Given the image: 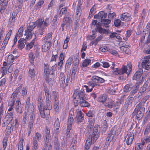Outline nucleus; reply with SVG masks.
I'll use <instances>...</instances> for the list:
<instances>
[{"label":"nucleus","instance_id":"obj_44","mask_svg":"<svg viewBox=\"0 0 150 150\" xmlns=\"http://www.w3.org/2000/svg\"><path fill=\"white\" fill-rule=\"evenodd\" d=\"M42 97L40 96L39 97V100L38 101V107L39 109V108H41L42 107H43V104L42 103Z\"/></svg>","mask_w":150,"mask_h":150},{"label":"nucleus","instance_id":"obj_8","mask_svg":"<svg viewBox=\"0 0 150 150\" xmlns=\"http://www.w3.org/2000/svg\"><path fill=\"white\" fill-rule=\"evenodd\" d=\"M116 129L115 128H112L108 134L107 138L113 142L116 140L118 134L116 133Z\"/></svg>","mask_w":150,"mask_h":150},{"label":"nucleus","instance_id":"obj_27","mask_svg":"<svg viewBox=\"0 0 150 150\" xmlns=\"http://www.w3.org/2000/svg\"><path fill=\"white\" fill-rule=\"evenodd\" d=\"M55 137L54 139V148L56 150H58L59 148V144L58 141V137L57 136L54 135Z\"/></svg>","mask_w":150,"mask_h":150},{"label":"nucleus","instance_id":"obj_21","mask_svg":"<svg viewBox=\"0 0 150 150\" xmlns=\"http://www.w3.org/2000/svg\"><path fill=\"white\" fill-rule=\"evenodd\" d=\"M45 44L42 45V50L44 52H46L50 49L51 45V42L49 41V42H44Z\"/></svg>","mask_w":150,"mask_h":150},{"label":"nucleus","instance_id":"obj_16","mask_svg":"<svg viewBox=\"0 0 150 150\" xmlns=\"http://www.w3.org/2000/svg\"><path fill=\"white\" fill-rule=\"evenodd\" d=\"M16 16V14L15 13H13L12 16L9 19L8 22V26L11 27L13 26L15 21V18Z\"/></svg>","mask_w":150,"mask_h":150},{"label":"nucleus","instance_id":"obj_59","mask_svg":"<svg viewBox=\"0 0 150 150\" xmlns=\"http://www.w3.org/2000/svg\"><path fill=\"white\" fill-rule=\"evenodd\" d=\"M115 13L113 12L111 13V12L109 13L108 15V17L110 19H112L115 16Z\"/></svg>","mask_w":150,"mask_h":150},{"label":"nucleus","instance_id":"obj_18","mask_svg":"<svg viewBox=\"0 0 150 150\" xmlns=\"http://www.w3.org/2000/svg\"><path fill=\"white\" fill-rule=\"evenodd\" d=\"M114 105V102L110 98H108L107 100L104 105L108 108H111L113 107Z\"/></svg>","mask_w":150,"mask_h":150},{"label":"nucleus","instance_id":"obj_54","mask_svg":"<svg viewBox=\"0 0 150 150\" xmlns=\"http://www.w3.org/2000/svg\"><path fill=\"white\" fill-rule=\"evenodd\" d=\"M18 48L20 50H21L23 49L24 46H25V45L24 42H19V40L18 41Z\"/></svg>","mask_w":150,"mask_h":150},{"label":"nucleus","instance_id":"obj_2","mask_svg":"<svg viewBox=\"0 0 150 150\" xmlns=\"http://www.w3.org/2000/svg\"><path fill=\"white\" fill-rule=\"evenodd\" d=\"M98 126H95L93 129L92 135H89L87 139L85 144V150H89L91 145L93 142H95L99 136V132H98Z\"/></svg>","mask_w":150,"mask_h":150},{"label":"nucleus","instance_id":"obj_62","mask_svg":"<svg viewBox=\"0 0 150 150\" xmlns=\"http://www.w3.org/2000/svg\"><path fill=\"white\" fill-rule=\"evenodd\" d=\"M144 140L146 143L150 142V135L144 136Z\"/></svg>","mask_w":150,"mask_h":150},{"label":"nucleus","instance_id":"obj_48","mask_svg":"<svg viewBox=\"0 0 150 150\" xmlns=\"http://www.w3.org/2000/svg\"><path fill=\"white\" fill-rule=\"evenodd\" d=\"M103 36L102 35H100L97 38L94 40L93 42V44H94L95 45H96L98 42L99 41L103 38Z\"/></svg>","mask_w":150,"mask_h":150},{"label":"nucleus","instance_id":"obj_45","mask_svg":"<svg viewBox=\"0 0 150 150\" xmlns=\"http://www.w3.org/2000/svg\"><path fill=\"white\" fill-rule=\"evenodd\" d=\"M60 122L58 118H57L54 123V128L56 129L59 128L60 126Z\"/></svg>","mask_w":150,"mask_h":150},{"label":"nucleus","instance_id":"obj_35","mask_svg":"<svg viewBox=\"0 0 150 150\" xmlns=\"http://www.w3.org/2000/svg\"><path fill=\"white\" fill-rule=\"evenodd\" d=\"M72 20L71 18L69 16H65L63 19V22H64L65 23L70 24L72 22Z\"/></svg>","mask_w":150,"mask_h":150},{"label":"nucleus","instance_id":"obj_30","mask_svg":"<svg viewBox=\"0 0 150 150\" xmlns=\"http://www.w3.org/2000/svg\"><path fill=\"white\" fill-rule=\"evenodd\" d=\"M53 96L54 97V105H59V102L58 100V96L57 94L55 91L53 92Z\"/></svg>","mask_w":150,"mask_h":150},{"label":"nucleus","instance_id":"obj_58","mask_svg":"<svg viewBox=\"0 0 150 150\" xmlns=\"http://www.w3.org/2000/svg\"><path fill=\"white\" fill-rule=\"evenodd\" d=\"M121 21L118 19L115 20L114 22V24L116 27L120 26V25Z\"/></svg>","mask_w":150,"mask_h":150},{"label":"nucleus","instance_id":"obj_64","mask_svg":"<svg viewBox=\"0 0 150 150\" xmlns=\"http://www.w3.org/2000/svg\"><path fill=\"white\" fill-rule=\"evenodd\" d=\"M135 150H142V146L139 144H137L135 146Z\"/></svg>","mask_w":150,"mask_h":150},{"label":"nucleus","instance_id":"obj_5","mask_svg":"<svg viewBox=\"0 0 150 150\" xmlns=\"http://www.w3.org/2000/svg\"><path fill=\"white\" fill-rule=\"evenodd\" d=\"M97 21L96 20H94L93 21L91 24L92 26L93 25H96V30L97 31H98L100 33H104L105 34H108L110 33V31L108 29H105L103 28L101 25V24L100 23H98L97 24L96 23Z\"/></svg>","mask_w":150,"mask_h":150},{"label":"nucleus","instance_id":"obj_53","mask_svg":"<svg viewBox=\"0 0 150 150\" xmlns=\"http://www.w3.org/2000/svg\"><path fill=\"white\" fill-rule=\"evenodd\" d=\"M23 31V28L22 25L21 27L19 28L18 32L17 35L19 36V37H21L23 35L22 33Z\"/></svg>","mask_w":150,"mask_h":150},{"label":"nucleus","instance_id":"obj_12","mask_svg":"<svg viewBox=\"0 0 150 150\" xmlns=\"http://www.w3.org/2000/svg\"><path fill=\"white\" fill-rule=\"evenodd\" d=\"M73 119L72 117H70L69 119H68L67 122V132L66 134L67 136H69L70 134L69 133L70 132L71 130L72 124L73 122Z\"/></svg>","mask_w":150,"mask_h":150},{"label":"nucleus","instance_id":"obj_55","mask_svg":"<svg viewBox=\"0 0 150 150\" xmlns=\"http://www.w3.org/2000/svg\"><path fill=\"white\" fill-rule=\"evenodd\" d=\"M56 52H57V54H52L51 61H56V59L57 57V55L58 54V52L57 50L56 51Z\"/></svg>","mask_w":150,"mask_h":150},{"label":"nucleus","instance_id":"obj_4","mask_svg":"<svg viewBox=\"0 0 150 150\" xmlns=\"http://www.w3.org/2000/svg\"><path fill=\"white\" fill-rule=\"evenodd\" d=\"M52 108L51 103H46V105L42 108H39V110L41 117L44 118H45L46 115H49L50 113V110L52 109Z\"/></svg>","mask_w":150,"mask_h":150},{"label":"nucleus","instance_id":"obj_15","mask_svg":"<svg viewBox=\"0 0 150 150\" xmlns=\"http://www.w3.org/2000/svg\"><path fill=\"white\" fill-rule=\"evenodd\" d=\"M129 47H130L129 45H125L120 47V50L121 52L129 54L130 53V50Z\"/></svg>","mask_w":150,"mask_h":150},{"label":"nucleus","instance_id":"obj_6","mask_svg":"<svg viewBox=\"0 0 150 150\" xmlns=\"http://www.w3.org/2000/svg\"><path fill=\"white\" fill-rule=\"evenodd\" d=\"M44 72V78L46 82L48 83L50 86H52L53 84V80L51 78H49L50 71L47 66L45 67Z\"/></svg>","mask_w":150,"mask_h":150},{"label":"nucleus","instance_id":"obj_56","mask_svg":"<svg viewBox=\"0 0 150 150\" xmlns=\"http://www.w3.org/2000/svg\"><path fill=\"white\" fill-rule=\"evenodd\" d=\"M98 78L99 77L96 76H92L91 79L93 82L95 83H98L99 80Z\"/></svg>","mask_w":150,"mask_h":150},{"label":"nucleus","instance_id":"obj_24","mask_svg":"<svg viewBox=\"0 0 150 150\" xmlns=\"http://www.w3.org/2000/svg\"><path fill=\"white\" fill-rule=\"evenodd\" d=\"M76 138L75 137L74 139L70 145L69 150H75L76 147Z\"/></svg>","mask_w":150,"mask_h":150},{"label":"nucleus","instance_id":"obj_37","mask_svg":"<svg viewBox=\"0 0 150 150\" xmlns=\"http://www.w3.org/2000/svg\"><path fill=\"white\" fill-rule=\"evenodd\" d=\"M132 33V30H128L125 34V37L123 38V39L124 40L127 41L128 40V38L130 36Z\"/></svg>","mask_w":150,"mask_h":150},{"label":"nucleus","instance_id":"obj_29","mask_svg":"<svg viewBox=\"0 0 150 150\" xmlns=\"http://www.w3.org/2000/svg\"><path fill=\"white\" fill-rule=\"evenodd\" d=\"M125 97V95H123L121 96L122 99L119 101H117L115 104L114 103L113 108L114 109H117L119 108V106L121 104V102L123 101L124 98Z\"/></svg>","mask_w":150,"mask_h":150},{"label":"nucleus","instance_id":"obj_20","mask_svg":"<svg viewBox=\"0 0 150 150\" xmlns=\"http://www.w3.org/2000/svg\"><path fill=\"white\" fill-rule=\"evenodd\" d=\"M15 108L17 113H21L22 110L21 107V102L19 100H17L15 104Z\"/></svg>","mask_w":150,"mask_h":150},{"label":"nucleus","instance_id":"obj_50","mask_svg":"<svg viewBox=\"0 0 150 150\" xmlns=\"http://www.w3.org/2000/svg\"><path fill=\"white\" fill-rule=\"evenodd\" d=\"M67 12V8L66 7L62 8L60 10L59 13V15L61 17H62L63 14H65Z\"/></svg>","mask_w":150,"mask_h":150},{"label":"nucleus","instance_id":"obj_60","mask_svg":"<svg viewBox=\"0 0 150 150\" xmlns=\"http://www.w3.org/2000/svg\"><path fill=\"white\" fill-rule=\"evenodd\" d=\"M95 9V8L94 7H93L91 8L89 15V17H91L94 14Z\"/></svg>","mask_w":150,"mask_h":150},{"label":"nucleus","instance_id":"obj_34","mask_svg":"<svg viewBox=\"0 0 150 150\" xmlns=\"http://www.w3.org/2000/svg\"><path fill=\"white\" fill-rule=\"evenodd\" d=\"M28 56L29 61L30 63L33 65L35 58L34 54L32 52H30L28 54Z\"/></svg>","mask_w":150,"mask_h":150},{"label":"nucleus","instance_id":"obj_52","mask_svg":"<svg viewBox=\"0 0 150 150\" xmlns=\"http://www.w3.org/2000/svg\"><path fill=\"white\" fill-rule=\"evenodd\" d=\"M94 125V123L93 121H91L89 122L87 127L88 131L91 130Z\"/></svg>","mask_w":150,"mask_h":150},{"label":"nucleus","instance_id":"obj_28","mask_svg":"<svg viewBox=\"0 0 150 150\" xmlns=\"http://www.w3.org/2000/svg\"><path fill=\"white\" fill-rule=\"evenodd\" d=\"M149 96L147 95L145 96L142 100L141 102L137 105V108L138 107H144L143 105L144 104L148 99H149Z\"/></svg>","mask_w":150,"mask_h":150},{"label":"nucleus","instance_id":"obj_42","mask_svg":"<svg viewBox=\"0 0 150 150\" xmlns=\"http://www.w3.org/2000/svg\"><path fill=\"white\" fill-rule=\"evenodd\" d=\"M14 59L13 56L12 54H10L8 55L7 58V61L8 62L11 63L13 62Z\"/></svg>","mask_w":150,"mask_h":150},{"label":"nucleus","instance_id":"obj_43","mask_svg":"<svg viewBox=\"0 0 150 150\" xmlns=\"http://www.w3.org/2000/svg\"><path fill=\"white\" fill-rule=\"evenodd\" d=\"M150 127L149 126H147L144 130V136H148L150 132Z\"/></svg>","mask_w":150,"mask_h":150},{"label":"nucleus","instance_id":"obj_19","mask_svg":"<svg viewBox=\"0 0 150 150\" xmlns=\"http://www.w3.org/2000/svg\"><path fill=\"white\" fill-rule=\"evenodd\" d=\"M143 71L142 69H139L134 74L133 77V79L137 80L143 74Z\"/></svg>","mask_w":150,"mask_h":150},{"label":"nucleus","instance_id":"obj_41","mask_svg":"<svg viewBox=\"0 0 150 150\" xmlns=\"http://www.w3.org/2000/svg\"><path fill=\"white\" fill-rule=\"evenodd\" d=\"M35 39V38L30 43H28V44H27V45L26 46V48L27 50H29L33 47L34 45V39Z\"/></svg>","mask_w":150,"mask_h":150},{"label":"nucleus","instance_id":"obj_26","mask_svg":"<svg viewBox=\"0 0 150 150\" xmlns=\"http://www.w3.org/2000/svg\"><path fill=\"white\" fill-rule=\"evenodd\" d=\"M73 58L70 57L67 60L65 66V70L67 71L70 67V65L72 63Z\"/></svg>","mask_w":150,"mask_h":150},{"label":"nucleus","instance_id":"obj_38","mask_svg":"<svg viewBox=\"0 0 150 150\" xmlns=\"http://www.w3.org/2000/svg\"><path fill=\"white\" fill-rule=\"evenodd\" d=\"M52 35V33H50L47 34L44 39V42H49V41H50V39L51 38Z\"/></svg>","mask_w":150,"mask_h":150},{"label":"nucleus","instance_id":"obj_31","mask_svg":"<svg viewBox=\"0 0 150 150\" xmlns=\"http://www.w3.org/2000/svg\"><path fill=\"white\" fill-rule=\"evenodd\" d=\"M22 84L17 88L16 90L13 92L11 95V98L14 99L16 97L18 93L20 92V89H21L22 87Z\"/></svg>","mask_w":150,"mask_h":150},{"label":"nucleus","instance_id":"obj_49","mask_svg":"<svg viewBox=\"0 0 150 150\" xmlns=\"http://www.w3.org/2000/svg\"><path fill=\"white\" fill-rule=\"evenodd\" d=\"M29 76L31 78H33L35 76L34 70L33 69L30 68L29 71Z\"/></svg>","mask_w":150,"mask_h":150},{"label":"nucleus","instance_id":"obj_23","mask_svg":"<svg viewBox=\"0 0 150 150\" xmlns=\"http://www.w3.org/2000/svg\"><path fill=\"white\" fill-rule=\"evenodd\" d=\"M25 33L24 34L25 35H26L25 38L27 40H30L32 37L33 35L34 34V31H30V30H25Z\"/></svg>","mask_w":150,"mask_h":150},{"label":"nucleus","instance_id":"obj_63","mask_svg":"<svg viewBox=\"0 0 150 150\" xmlns=\"http://www.w3.org/2000/svg\"><path fill=\"white\" fill-rule=\"evenodd\" d=\"M103 65L102 66L105 68H107L110 66L109 63L105 62H102Z\"/></svg>","mask_w":150,"mask_h":150},{"label":"nucleus","instance_id":"obj_3","mask_svg":"<svg viewBox=\"0 0 150 150\" xmlns=\"http://www.w3.org/2000/svg\"><path fill=\"white\" fill-rule=\"evenodd\" d=\"M84 89H82L81 90L80 92H79L78 89H75L72 96L73 99H79L80 100V101L79 102L80 103V105L81 107H84Z\"/></svg>","mask_w":150,"mask_h":150},{"label":"nucleus","instance_id":"obj_17","mask_svg":"<svg viewBox=\"0 0 150 150\" xmlns=\"http://www.w3.org/2000/svg\"><path fill=\"white\" fill-rule=\"evenodd\" d=\"M108 98L106 94H103L99 96L98 101L99 102L103 104L104 105Z\"/></svg>","mask_w":150,"mask_h":150},{"label":"nucleus","instance_id":"obj_47","mask_svg":"<svg viewBox=\"0 0 150 150\" xmlns=\"http://www.w3.org/2000/svg\"><path fill=\"white\" fill-rule=\"evenodd\" d=\"M46 100V103H51V102L50 100V94L49 92L47 93H46L45 94Z\"/></svg>","mask_w":150,"mask_h":150},{"label":"nucleus","instance_id":"obj_11","mask_svg":"<svg viewBox=\"0 0 150 150\" xmlns=\"http://www.w3.org/2000/svg\"><path fill=\"white\" fill-rule=\"evenodd\" d=\"M84 120V114L81 110H79L77 112L75 121L79 123L81 122Z\"/></svg>","mask_w":150,"mask_h":150},{"label":"nucleus","instance_id":"obj_61","mask_svg":"<svg viewBox=\"0 0 150 150\" xmlns=\"http://www.w3.org/2000/svg\"><path fill=\"white\" fill-rule=\"evenodd\" d=\"M147 84H145L140 88L139 91L141 93H143L146 90V87H147Z\"/></svg>","mask_w":150,"mask_h":150},{"label":"nucleus","instance_id":"obj_25","mask_svg":"<svg viewBox=\"0 0 150 150\" xmlns=\"http://www.w3.org/2000/svg\"><path fill=\"white\" fill-rule=\"evenodd\" d=\"M102 23V24L101 25V26H102L103 24V27L105 28H108L109 27V24L111 22V21L108 19H105L104 18L102 19V20L101 21Z\"/></svg>","mask_w":150,"mask_h":150},{"label":"nucleus","instance_id":"obj_9","mask_svg":"<svg viewBox=\"0 0 150 150\" xmlns=\"http://www.w3.org/2000/svg\"><path fill=\"white\" fill-rule=\"evenodd\" d=\"M150 56L146 57L143 59L141 65L143 68L146 70H148L150 68Z\"/></svg>","mask_w":150,"mask_h":150},{"label":"nucleus","instance_id":"obj_39","mask_svg":"<svg viewBox=\"0 0 150 150\" xmlns=\"http://www.w3.org/2000/svg\"><path fill=\"white\" fill-rule=\"evenodd\" d=\"M35 27V25L33 23H30L28 27L26 30L30 31H33V30Z\"/></svg>","mask_w":150,"mask_h":150},{"label":"nucleus","instance_id":"obj_46","mask_svg":"<svg viewBox=\"0 0 150 150\" xmlns=\"http://www.w3.org/2000/svg\"><path fill=\"white\" fill-rule=\"evenodd\" d=\"M8 139L7 138V137H4L3 141V147L4 148L3 150H5L6 149L7 145V141Z\"/></svg>","mask_w":150,"mask_h":150},{"label":"nucleus","instance_id":"obj_33","mask_svg":"<svg viewBox=\"0 0 150 150\" xmlns=\"http://www.w3.org/2000/svg\"><path fill=\"white\" fill-rule=\"evenodd\" d=\"M33 146L32 149H38V142L36 139V137H34L33 138Z\"/></svg>","mask_w":150,"mask_h":150},{"label":"nucleus","instance_id":"obj_14","mask_svg":"<svg viewBox=\"0 0 150 150\" xmlns=\"http://www.w3.org/2000/svg\"><path fill=\"white\" fill-rule=\"evenodd\" d=\"M131 19L130 15L128 13H124L120 15V19L121 20L125 21H129Z\"/></svg>","mask_w":150,"mask_h":150},{"label":"nucleus","instance_id":"obj_13","mask_svg":"<svg viewBox=\"0 0 150 150\" xmlns=\"http://www.w3.org/2000/svg\"><path fill=\"white\" fill-rule=\"evenodd\" d=\"M134 137V134L133 132L128 133L126 137V143L127 145L131 144Z\"/></svg>","mask_w":150,"mask_h":150},{"label":"nucleus","instance_id":"obj_10","mask_svg":"<svg viewBox=\"0 0 150 150\" xmlns=\"http://www.w3.org/2000/svg\"><path fill=\"white\" fill-rule=\"evenodd\" d=\"M44 18H41L38 19L35 22V25L38 28L39 30L41 32L43 31L44 29L46 27H45L44 25L43 22H44Z\"/></svg>","mask_w":150,"mask_h":150},{"label":"nucleus","instance_id":"obj_36","mask_svg":"<svg viewBox=\"0 0 150 150\" xmlns=\"http://www.w3.org/2000/svg\"><path fill=\"white\" fill-rule=\"evenodd\" d=\"M8 0H0V6L6 8Z\"/></svg>","mask_w":150,"mask_h":150},{"label":"nucleus","instance_id":"obj_1","mask_svg":"<svg viewBox=\"0 0 150 150\" xmlns=\"http://www.w3.org/2000/svg\"><path fill=\"white\" fill-rule=\"evenodd\" d=\"M132 69V65L130 63L128 64L126 66L123 65L121 69H118L117 68L114 69L113 73L115 75L119 74V78L120 79L123 80L125 78L121 76L124 74H126L125 77H127Z\"/></svg>","mask_w":150,"mask_h":150},{"label":"nucleus","instance_id":"obj_22","mask_svg":"<svg viewBox=\"0 0 150 150\" xmlns=\"http://www.w3.org/2000/svg\"><path fill=\"white\" fill-rule=\"evenodd\" d=\"M46 133L45 135V138L44 139L45 143L48 144L49 140L50 139V129L47 127H46Z\"/></svg>","mask_w":150,"mask_h":150},{"label":"nucleus","instance_id":"obj_32","mask_svg":"<svg viewBox=\"0 0 150 150\" xmlns=\"http://www.w3.org/2000/svg\"><path fill=\"white\" fill-rule=\"evenodd\" d=\"M107 16V13L104 11H100L98 13V18L101 19L105 18Z\"/></svg>","mask_w":150,"mask_h":150},{"label":"nucleus","instance_id":"obj_40","mask_svg":"<svg viewBox=\"0 0 150 150\" xmlns=\"http://www.w3.org/2000/svg\"><path fill=\"white\" fill-rule=\"evenodd\" d=\"M132 84H129L125 86L124 88V91L125 92H127L129 91L131 89Z\"/></svg>","mask_w":150,"mask_h":150},{"label":"nucleus","instance_id":"obj_57","mask_svg":"<svg viewBox=\"0 0 150 150\" xmlns=\"http://www.w3.org/2000/svg\"><path fill=\"white\" fill-rule=\"evenodd\" d=\"M11 129L10 127H8L6 128V135H9L11 133Z\"/></svg>","mask_w":150,"mask_h":150},{"label":"nucleus","instance_id":"obj_51","mask_svg":"<svg viewBox=\"0 0 150 150\" xmlns=\"http://www.w3.org/2000/svg\"><path fill=\"white\" fill-rule=\"evenodd\" d=\"M6 122L8 124L10 123L13 119L12 117H9L8 116L6 115L5 118Z\"/></svg>","mask_w":150,"mask_h":150},{"label":"nucleus","instance_id":"obj_7","mask_svg":"<svg viewBox=\"0 0 150 150\" xmlns=\"http://www.w3.org/2000/svg\"><path fill=\"white\" fill-rule=\"evenodd\" d=\"M137 108V105L134 113V114L136 113V118L138 120L141 119L145 111V108L144 107H139Z\"/></svg>","mask_w":150,"mask_h":150}]
</instances>
